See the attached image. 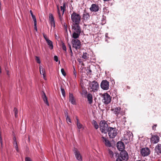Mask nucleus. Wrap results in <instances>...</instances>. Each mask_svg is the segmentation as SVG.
I'll list each match as a JSON object with an SVG mask.
<instances>
[{
  "instance_id": "nucleus-22",
  "label": "nucleus",
  "mask_w": 161,
  "mask_h": 161,
  "mask_svg": "<svg viewBox=\"0 0 161 161\" xmlns=\"http://www.w3.org/2000/svg\"><path fill=\"white\" fill-rule=\"evenodd\" d=\"M66 2H64L63 3V6H61L60 7L61 10L62 11V15H63L65 11L66 10Z\"/></svg>"
},
{
  "instance_id": "nucleus-14",
  "label": "nucleus",
  "mask_w": 161,
  "mask_h": 161,
  "mask_svg": "<svg viewBox=\"0 0 161 161\" xmlns=\"http://www.w3.org/2000/svg\"><path fill=\"white\" fill-rule=\"evenodd\" d=\"M117 147L119 150L121 151L124 150L125 148V145L123 142L119 141L117 143Z\"/></svg>"
},
{
  "instance_id": "nucleus-7",
  "label": "nucleus",
  "mask_w": 161,
  "mask_h": 161,
  "mask_svg": "<svg viewBox=\"0 0 161 161\" xmlns=\"http://www.w3.org/2000/svg\"><path fill=\"white\" fill-rule=\"evenodd\" d=\"M90 87L92 89V91L95 92L97 91L99 88V85L97 82L94 80L90 82Z\"/></svg>"
},
{
  "instance_id": "nucleus-41",
  "label": "nucleus",
  "mask_w": 161,
  "mask_h": 161,
  "mask_svg": "<svg viewBox=\"0 0 161 161\" xmlns=\"http://www.w3.org/2000/svg\"><path fill=\"white\" fill-rule=\"evenodd\" d=\"M16 144H17L16 141V138L15 137H14V145H16Z\"/></svg>"
},
{
  "instance_id": "nucleus-44",
  "label": "nucleus",
  "mask_w": 161,
  "mask_h": 161,
  "mask_svg": "<svg viewBox=\"0 0 161 161\" xmlns=\"http://www.w3.org/2000/svg\"><path fill=\"white\" fill-rule=\"evenodd\" d=\"M57 13L58 14V15H60L61 14L60 12L58 6V5H57Z\"/></svg>"
},
{
  "instance_id": "nucleus-25",
  "label": "nucleus",
  "mask_w": 161,
  "mask_h": 161,
  "mask_svg": "<svg viewBox=\"0 0 161 161\" xmlns=\"http://www.w3.org/2000/svg\"><path fill=\"white\" fill-rule=\"evenodd\" d=\"M76 120H77V125L78 128L79 129V130L80 131V129L82 128L83 126L81 124L79 120L77 117H76Z\"/></svg>"
},
{
  "instance_id": "nucleus-21",
  "label": "nucleus",
  "mask_w": 161,
  "mask_h": 161,
  "mask_svg": "<svg viewBox=\"0 0 161 161\" xmlns=\"http://www.w3.org/2000/svg\"><path fill=\"white\" fill-rule=\"evenodd\" d=\"M155 151L158 153H161V144H158L155 147Z\"/></svg>"
},
{
  "instance_id": "nucleus-52",
  "label": "nucleus",
  "mask_w": 161,
  "mask_h": 161,
  "mask_svg": "<svg viewBox=\"0 0 161 161\" xmlns=\"http://www.w3.org/2000/svg\"><path fill=\"white\" fill-rule=\"evenodd\" d=\"M43 37L46 40V41H47V40H48V38L45 35L43 34Z\"/></svg>"
},
{
  "instance_id": "nucleus-12",
  "label": "nucleus",
  "mask_w": 161,
  "mask_h": 161,
  "mask_svg": "<svg viewBox=\"0 0 161 161\" xmlns=\"http://www.w3.org/2000/svg\"><path fill=\"white\" fill-rule=\"evenodd\" d=\"M159 140V136L156 135H153L151 138V142L153 144L157 143Z\"/></svg>"
},
{
  "instance_id": "nucleus-1",
  "label": "nucleus",
  "mask_w": 161,
  "mask_h": 161,
  "mask_svg": "<svg viewBox=\"0 0 161 161\" xmlns=\"http://www.w3.org/2000/svg\"><path fill=\"white\" fill-rule=\"evenodd\" d=\"M71 29L73 32L72 37L74 39L78 38L81 32V29L80 24L72 25Z\"/></svg>"
},
{
  "instance_id": "nucleus-3",
  "label": "nucleus",
  "mask_w": 161,
  "mask_h": 161,
  "mask_svg": "<svg viewBox=\"0 0 161 161\" xmlns=\"http://www.w3.org/2000/svg\"><path fill=\"white\" fill-rule=\"evenodd\" d=\"M71 18L72 22V25L80 24L81 21V16L79 14L73 12L71 14Z\"/></svg>"
},
{
  "instance_id": "nucleus-35",
  "label": "nucleus",
  "mask_w": 161,
  "mask_h": 161,
  "mask_svg": "<svg viewBox=\"0 0 161 161\" xmlns=\"http://www.w3.org/2000/svg\"><path fill=\"white\" fill-rule=\"evenodd\" d=\"M49 17L50 20H51L54 19V18L53 15L52 14H49Z\"/></svg>"
},
{
  "instance_id": "nucleus-55",
  "label": "nucleus",
  "mask_w": 161,
  "mask_h": 161,
  "mask_svg": "<svg viewBox=\"0 0 161 161\" xmlns=\"http://www.w3.org/2000/svg\"><path fill=\"white\" fill-rule=\"evenodd\" d=\"M70 55L71 56H73V53H72V50H70Z\"/></svg>"
},
{
  "instance_id": "nucleus-40",
  "label": "nucleus",
  "mask_w": 161,
  "mask_h": 161,
  "mask_svg": "<svg viewBox=\"0 0 161 161\" xmlns=\"http://www.w3.org/2000/svg\"><path fill=\"white\" fill-rule=\"evenodd\" d=\"M25 161H32L31 159L29 157H27L25 158Z\"/></svg>"
},
{
  "instance_id": "nucleus-59",
  "label": "nucleus",
  "mask_w": 161,
  "mask_h": 161,
  "mask_svg": "<svg viewBox=\"0 0 161 161\" xmlns=\"http://www.w3.org/2000/svg\"><path fill=\"white\" fill-rule=\"evenodd\" d=\"M131 134L132 135V133H131Z\"/></svg>"
},
{
  "instance_id": "nucleus-53",
  "label": "nucleus",
  "mask_w": 161,
  "mask_h": 161,
  "mask_svg": "<svg viewBox=\"0 0 161 161\" xmlns=\"http://www.w3.org/2000/svg\"><path fill=\"white\" fill-rule=\"evenodd\" d=\"M116 161H122V160L119 158H118L116 159Z\"/></svg>"
},
{
  "instance_id": "nucleus-4",
  "label": "nucleus",
  "mask_w": 161,
  "mask_h": 161,
  "mask_svg": "<svg viewBox=\"0 0 161 161\" xmlns=\"http://www.w3.org/2000/svg\"><path fill=\"white\" fill-rule=\"evenodd\" d=\"M109 137L110 138H114L117 134V130L115 127H109V129L107 131Z\"/></svg>"
},
{
  "instance_id": "nucleus-18",
  "label": "nucleus",
  "mask_w": 161,
  "mask_h": 161,
  "mask_svg": "<svg viewBox=\"0 0 161 161\" xmlns=\"http://www.w3.org/2000/svg\"><path fill=\"white\" fill-rule=\"evenodd\" d=\"M102 138H103V142L105 143V145L108 147H110L111 145L110 142L106 138L102 136Z\"/></svg>"
},
{
  "instance_id": "nucleus-47",
  "label": "nucleus",
  "mask_w": 161,
  "mask_h": 161,
  "mask_svg": "<svg viewBox=\"0 0 161 161\" xmlns=\"http://www.w3.org/2000/svg\"><path fill=\"white\" fill-rule=\"evenodd\" d=\"M0 143H1V146L2 147V145H3V141H2V137H1V135L0 134Z\"/></svg>"
},
{
  "instance_id": "nucleus-43",
  "label": "nucleus",
  "mask_w": 161,
  "mask_h": 161,
  "mask_svg": "<svg viewBox=\"0 0 161 161\" xmlns=\"http://www.w3.org/2000/svg\"><path fill=\"white\" fill-rule=\"evenodd\" d=\"M64 114L65 117H67L68 115V110H65L64 111Z\"/></svg>"
},
{
  "instance_id": "nucleus-28",
  "label": "nucleus",
  "mask_w": 161,
  "mask_h": 161,
  "mask_svg": "<svg viewBox=\"0 0 161 161\" xmlns=\"http://www.w3.org/2000/svg\"><path fill=\"white\" fill-rule=\"evenodd\" d=\"M61 91L62 92V94L64 97H65V91L64 89L63 88L62 86L60 87Z\"/></svg>"
},
{
  "instance_id": "nucleus-56",
  "label": "nucleus",
  "mask_w": 161,
  "mask_h": 161,
  "mask_svg": "<svg viewBox=\"0 0 161 161\" xmlns=\"http://www.w3.org/2000/svg\"><path fill=\"white\" fill-rule=\"evenodd\" d=\"M7 74L8 75H9V72L8 70H6Z\"/></svg>"
},
{
  "instance_id": "nucleus-29",
  "label": "nucleus",
  "mask_w": 161,
  "mask_h": 161,
  "mask_svg": "<svg viewBox=\"0 0 161 161\" xmlns=\"http://www.w3.org/2000/svg\"><path fill=\"white\" fill-rule=\"evenodd\" d=\"M14 116L15 118H17L18 117V111L17 109L14 108Z\"/></svg>"
},
{
  "instance_id": "nucleus-19",
  "label": "nucleus",
  "mask_w": 161,
  "mask_h": 161,
  "mask_svg": "<svg viewBox=\"0 0 161 161\" xmlns=\"http://www.w3.org/2000/svg\"><path fill=\"white\" fill-rule=\"evenodd\" d=\"M90 17L89 14L85 12L83 14V19L84 21H86L89 19Z\"/></svg>"
},
{
  "instance_id": "nucleus-48",
  "label": "nucleus",
  "mask_w": 161,
  "mask_h": 161,
  "mask_svg": "<svg viewBox=\"0 0 161 161\" xmlns=\"http://www.w3.org/2000/svg\"><path fill=\"white\" fill-rule=\"evenodd\" d=\"M46 97H47V96L46 95L45 93V92H42V98H43Z\"/></svg>"
},
{
  "instance_id": "nucleus-57",
  "label": "nucleus",
  "mask_w": 161,
  "mask_h": 161,
  "mask_svg": "<svg viewBox=\"0 0 161 161\" xmlns=\"http://www.w3.org/2000/svg\"><path fill=\"white\" fill-rule=\"evenodd\" d=\"M30 13L31 16L34 15L33 14V12L31 10L30 11Z\"/></svg>"
},
{
  "instance_id": "nucleus-11",
  "label": "nucleus",
  "mask_w": 161,
  "mask_h": 161,
  "mask_svg": "<svg viewBox=\"0 0 161 161\" xmlns=\"http://www.w3.org/2000/svg\"><path fill=\"white\" fill-rule=\"evenodd\" d=\"M119 157L124 160L127 161L129 158L128 154L126 151L123 150L121 151Z\"/></svg>"
},
{
  "instance_id": "nucleus-16",
  "label": "nucleus",
  "mask_w": 161,
  "mask_h": 161,
  "mask_svg": "<svg viewBox=\"0 0 161 161\" xmlns=\"http://www.w3.org/2000/svg\"><path fill=\"white\" fill-rule=\"evenodd\" d=\"M69 101L71 102V103L73 105L75 104L76 102L72 93L70 92L69 93Z\"/></svg>"
},
{
  "instance_id": "nucleus-30",
  "label": "nucleus",
  "mask_w": 161,
  "mask_h": 161,
  "mask_svg": "<svg viewBox=\"0 0 161 161\" xmlns=\"http://www.w3.org/2000/svg\"><path fill=\"white\" fill-rule=\"evenodd\" d=\"M43 99V101H44V103L46 104L47 105H49V103L48 102L47 98V97H46L44 98H42Z\"/></svg>"
},
{
  "instance_id": "nucleus-5",
  "label": "nucleus",
  "mask_w": 161,
  "mask_h": 161,
  "mask_svg": "<svg viewBox=\"0 0 161 161\" xmlns=\"http://www.w3.org/2000/svg\"><path fill=\"white\" fill-rule=\"evenodd\" d=\"M71 43L73 48H74L76 50L79 49L81 47V43L80 41L77 39H72Z\"/></svg>"
},
{
  "instance_id": "nucleus-6",
  "label": "nucleus",
  "mask_w": 161,
  "mask_h": 161,
  "mask_svg": "<svg viewBox=\"0 0 161 161\" xmlns=\"http://www.w3.org/2000/svg\"><path fill=\"white\" fill-rule=\"evenodd\" d=\"M102 97H103L102 101L105 104H108L111 102V97L108 93H104L103 94Z\"/></svg>"
},
{
  "instance_id": "nucleus-54",
  "label": "nucleus",
  "mask_w": 161,
  "mask_h": 161,
  "mask_svg": "<svg viewBox=\"0 0 161 161\" xmlns=\"http://www.w3.org/2000/svg\"><path fill=\"white\" fill-rule=\"evenodd\" d=\"M68 45H69V50H72L71 45L70 44H69Z\"/></svg>"
},
{
  "instance_id": "nucleus-23",
  "label": "nucleus",
  "mask_w": 161,
  "mask_h": 161,
  "mask_svg": "<svg viewBox=\"0 0 161 161\" xmlns=\"http://www.w3.org/2000/svg\"><path fill=\"white\" fill-rule=\"evenodd\" d=\"M46 42L49 46V48L51 50L53 49V46L52 42L48 39L47 41H46Z\"/></svg>"
},
{
  "instance_id": "nucleus-58",
  "label": "nucleus",
  "mask_w": 161,
  "mask_h": 161,
  "mask_svg": "<svg viewBox=\"0 0 161 161\" xmlns=\"http://www.w3.org/2000/svg\"><path fill=\"white\" fill-rule=\"evenodd\" d=\"M90 72H91V70H89V71Z\"/></svg>"
},
{
  "instance_id": "nucleus-32",
  "label": "nucleus",
  "mask_w": 161,
  "mask_h": 161,
  "mask_svg": "<svg viewBox=\"0 0 161 161\" xmlns=\"http://www.w3.org/2000/svg\"><path fill=\"white\" fill-rule=\"evenodd\" d=\"M63 15H58L59 19L62 24V21H63V19L62 17Z\"/></svg>"
},
{
  "instance_id": "nucleus-39",
  "label": "nucleus",
  "mask_w": 161,
  "mask_h": 161,
  "mask_svg": "<svg viewBox=\"0 0 161 161\" xmlns=\"http://www.w3.org/2000/svg\"><path fill=\"white\" fill-rule=\"evenodd\" d=\"M31 16L32 17V19H33L34 23H35V22L36 23L37 22L35 16L34 15H32Z\"/></svg>"
},
{
  "instance_id": "nucleus-38",
  "label": "nucleus",
  "mask_w": 161,
  "mask_h": 161,
  "mask_svg": "<svg viewBox=\"0 0 161 161\" xmlns=\"http://www.w3.org/2000/svg\"><path fill=\"white\" fill-rule=\"evenodd\" d=\"M50 23L52 25H53L54 27L55 26V23L54 19L50 20Z\"/></svg>"
},
{
  "instance_id": "nucleus-36",
  "label": "nucleus",
  "mask_w": 161,
  "mask_h": 161,
  "mask_svg": "<svg viewBox=\"0 0 161 161\" xmlns=\"http://www.w3.org/2000/svg\"><path fill=\"white\" fill-rule=\"evenodd\" d=\"M62 48L63 49L64 51H66V47L64 43H63V44L62 45Z\"/></svg>"
},
{
  "instance_id": "nucleus-24",
  "label": "nucleus",
  "mask_w": 161,
  "mask_h": 161,
  "mask_svg": "<svg viewBox=\"0 0 161 161\" xmlns=\"http://www.w3.org/2000/svg\"><path fill=\"white\" fill-rule=\"evenodd\" d=\"M92 125H93L94 127L96 129H98L99 127V125H98L97 122L94 120H92Z\"/></svg>"
},
{
  "instance_id": "nucleus-50",
  "label": "nucleus",
  "mask_w": 161,
  "mask_h": 161,
  "mask_svg": "<svg viewBox=\"0 0 161 161\" xmlns=\"http://www.w3.org/2000/svg\"><path fill=\"white\" fill-rule=\"evenodd\" d=\"M74 71H73L74 75H75V77L76 78V72L75 71V69L74 68Z\"/></svg>"
},
{
  "instance_id": "nucleus-15",
  "label": "nucleus",
  "mask_w": 161,
  "mask_h": 161,
  "mask_svg": "<svg viewBox=\"0 0 161 161\" xmlns=\"http://www.w3.org/2000/svg\"><path fill=\"white\" fill-rule=\"evenodd\" d=\"M74 151L77 159L79 161H81L82 160V158L80 152L76 148H75Z\"/></svg>"
},
{
  "instance_id": "nucleus-34",
  "label": "nucleus",
  "mask_w": 161,
  "mask_h": 161,
  "mask_svg": "<svg viewBox=\"0 0 161 161\" xmlns=\"http://www.w3.org/2000/svg\"><path fill=\"white\" fill-rule=\"evenodd\" d=\"M66 120L67 123L69 124V122L70 123H71V120L70 118H69L68 116H67V117H66Z\"/></svg>"
},
{
  "instance_id": "nucleus-33",
  "label": "nucleus",
  "mask_w": 161,
  "mask_h": 161,
  "mask_svg": "<svg viewBox=\"0 0 161 161\" xmlns=\"http://www.w3.org/2000/svg\"><path fill=\"white\" fill-rule=\"evenodd\" d=\"M63 27L64 29L66 31H67V24L66 23H64L63 25Z\"/></svg>"
},
{
  "instance_id": "nucleus-42",
  "label": "nucleus",
  "mask_w": 161,
  "mask_h": 161,
  "mask_svg": "<svg viewBox=\"0 0 161 161\" xmlns=\"http://www.w3.org/2000/svg\"><path fill=\"white\" fill-rule=\"evenodd\" d=\"M119 153L117 152H116L114 153V157L115 158H119Z\"/></svg>"
},
{
  "instance_id": "nucleus-13",
  "label": "nucleus",
  "mask_w": 161,
  "mask_h": 161,
  "mask_svg": "<svg viewBox=\"0 0 161 161\" xmlns=\"http://www.w3.org/2000/svg\"><path fill=\"white\" fill-rule=\"evenodd\" d=\"M99 9V7L98 5L93 4L91 5V7L90 8V11L92 12H96L98 11Z\"/></svg>"
},
{
  "instance_id": "nucleus-27",
  "label": "nucleus",
  "mask_w": 161,
  "mask_h": 161,
  "mask_svg": "<svg viewBox=\"0 0 161 161\" xmlns=\"http://www.w3.org/2000/svg\"><path fill=\"white\" fill-rule=\"evenodd\" d=\"M82 57L85 60H86V59H87L88 58V57L87 53L86 52L85 53H84Z\"/></svg>"
},
{
  "instance_id": "nucleus-31",
  "label": "nucleus",
  "mask_w": 161,
  "mask_h": 161,
  "mask_svg": "<svg viewBox=\"0 0 161 161\" xmlns=\"http://www.w3.org/2000/svg\"><path fill=\"white\" fill-rule=\"evenodd\" d=\"M35 59L36 61V62L38 63V64H40L41 63V61L40 60V59L37 56H36L35 57Z\"/></svg>"
},
{
  "instance_id": "nucleus-10",
  "label": "nucleus",
  "mask_w": 161,
  "mask_h": 161,
  "mask_svg": "<svg viewBox=\"0 0 161 161\" xmlns=\"http://www.w3.org/2000/svg\"><path fill=\"white\" fill-rule=\"evenodd\" d=\"M109 82L106 80H103L101 82V87L103 90H108L109 88Z\"/></svg>"
},
{
  "instance_id": "nucleus-46",
  "label": "nucleus",
  "mask_w": 161,
  "mask_h": 161,
  "mask_svg": "<svg viewBox=\"0 0 161 161\" xmlns=\"http://www.w3.org/2000/svg\"><path fill=\"white\" fill-rule=\"evenodd\" d=\"M54 60L56 62H58V58L57 56L55 55L54 56Z\"/></svg>"
},
{
  "instance_id": "nucleus-9",
  "label": "nucleus",
  "mask_w": 161,
  "mask_h": 161,
  "mask_svg": "<svg viewBox=\"0 0 161 161\" xmlns=\"http://www.w3.org/2000/svg\"><path fill=\"white\" fill-rule=\"evenodd\" d=\"M150 153V151L147 147L142 148L141 150V153L143 157L148 156Z\"/></svg>"
},
{
  "instance_id": "nucleus-2",
  "label": "nucleus",
  "mask_w": 161,
  "mask_h": 161,
  "mask_svg": "<svg viewBox=\"0 0 161 161\" xmlns=\"http://www.w3.org/2000/svg\"><path fill=\"white\" fill-rule=\"evenodd\" d=\"M99 126L101 132L102 133L106 134L109 127L107 122L105 120H101L100 122Z\"/></svg>"
},
{
  "instance_id": "nucleus-26",
  "label": "nucleus",
  "mask_w": 161,
  "mask_h": 161,
  "mask_svg": "<svg viewBox=\"0 0 161 161\" xmlns=\"http://www.w3.org/2000/svg\"><path fill=\"white\" fill-rule=\"evenodd\" d=\"M108 154L110 157L112 158H114V154L113 151L111 150L110 149L108 150Z\"/></svg>"
},
{
  "instance_id": "nucleus-37",
  "label": "nucleus",
  "mask_w": 161,
  "mask_h": 161,
  "mask_svg": "<svg viewBox=\"0 0 161 161\" xmlns=\"http://www.w3.org/2000/svg\"><path fill=\"white\" fill-rule=\"evenodd\" d=\"M61 72L62 74V75H64L65 76L66 75V73L64 71V69L62 68L61 69Z\"/></svg>"
},
{
  "instance_id": "nucleus-51",
  "label": "nucleus",
  "mask_w": 161,
  "mask_h": 161,
  "mask_svg": "<svg viewBox=\"0 0 161 161\" xmlns=\"http://www.w3.org/2000/svg\"><path fill=\"white\" fill-rule=\"evenodd\" d=\"M14 146L15 148L16 149V151L18 152L19 151V150L18 149V145L16 144V145H15Z\"/></svg>"
},
{
  "instance_id": "nucleus-17",
  "label": "nucleus",
  "mask_w": 161,
  "mask_h": 161,
  "mask_svg": "<svg viewBox=\"0 0 161 161\" xmlns=\"http://www.w3.org/2000/svg\"><path fill=\"white\" fill-rule=\"evenodd\" d=\"M39 71L40 74L43 75L44 79H45L46 76L45 69L43 68L42 66L40 65L39 66Z\"/></svg>"
},
{
  "instance_id": "nucleus-20",
  "label": "nucleus",
  "mask_w": 161,
  "mask_h": 161,
  "mask_svg": "<svg viewBox=\"0 0 161 161\" xmlns=\"http://www.w3.org/2000/svg\"><path fill=\"white\" fill-rule=\"evenodd\" d=\"M87 98L88 103L90 104H91L93 102L92 96V94L89 93L87 95Z\"/></svg>"
},
{
  "instance_id": "nucleus-60",
  "label": "nucleus",
  "mask_w": 161,
  "mask_h": 161,
  "mask_svg": "<svg viewBox=\"0 0 161 161\" xmlns=\"http://www.w3.org/2000/svg\"><path fill=\"white\" fill-rule=\"evenodd\" d=\"M59 63H60V61H59Z\"/></svg>"
},
{
  "instance_id": "nucleus-8",
  "label": "nucleus",
  "mask_w": 161,
  "mask_h": 161,
  "mask_svg": "<svg viewBox=\"0 0 161 161\" xmlns=\"http://www.w3.org/2000/svg\"><path fill=\"white\" fill-rule=\"evenodd\" d=\"M121 108L119 107H116V108H112L111 110L113 112L114 114H115L116 116H118L119 115L120 116L123 115L124 114V113L121 110Z\"/></svg>"
},
{
  "instance_id": "nucleus-49",
  "label": "nucleus",
  "mask_w": 161,
  "mask_h": 161,
  "mask_svg": "<svg viewBox=\"0 0 161 161\" xmlns=\"http://www.w3.org/2000/svg\"><path fill=\"white\" fill-rule=\"evenodd\" d=\"M157 124L154 125L152 126V129L153 130H156V127H157Z\"/></svg>"
},
{
  "instance_id": "nucleus-45",
  "label": "nucleus",
  "mask_w": 161,
  "mask_h": 161,
  "mask_svg": "<svg viewBox=\"0 0 161 161\" xmlns=\"http://www.w3.org/2000/svg\"><path fill=\"white\" fill-rule=\"evenodd\" d=\"M37 22L34 23V29L36 31H37Z\"/></svg>"
}]
</instances>
